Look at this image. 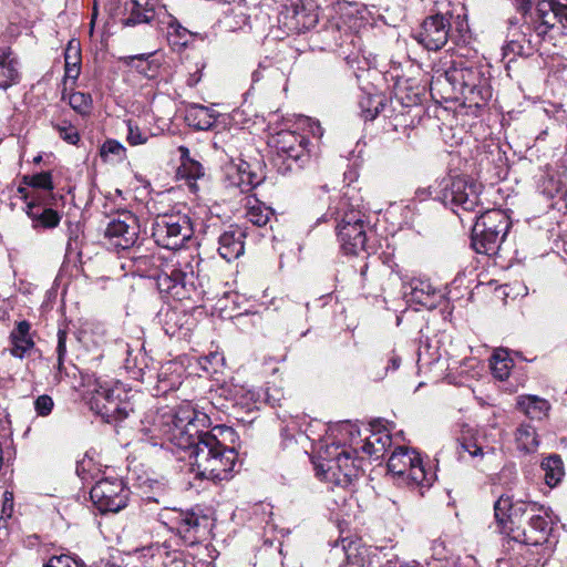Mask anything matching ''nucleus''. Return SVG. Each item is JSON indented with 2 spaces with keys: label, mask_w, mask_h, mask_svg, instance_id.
Segmentation results:
<instances>
[{
  "label": "nucleus",
  "mask_w": 567,
  "mask_h": 567,
  "mask_svg": "<svg viewBox=\"0 0 567 567\" xmlns=\"http://www.w3.org/2000/svg\"><path fill=\"white\" fill-rule=\"evenodd\" d=\"M440 187H429V188H419L416 192H415V195L416 197L420 198V200H424L426 199L427 197H431L433 196V194L435 195V190H439Z\"/></svg>",
  "instance_id": "nucleus-57"
},
{
  "label": "nucleus",
  "mask_w": 567,
  "mask_h": 567,
  "mask_svg": "<svg viewBox=\"0 0 567 567\" xmlns=\"http://www.w3.org/2000/svg\"><path fill=\"white\" fill-rule=\"evenodd\" d=\"M126 65L134 68L146 78H153L155 69L145 55H131L123 59Z\"/></svg>",
  "instance_id": "nucleus-45"
},
{
  "label": "nucleus",
  "mask_w": 567,
  "mask_h": 567,
  "mask_svg": "<svg viewBox=\"0 0 567 567\" xmlns=\"http://www.w3.org/2000/svg\"><path fill=\"white\" fill-rule=\"evenodd\" d=\"M512 367L513 361L508 358V353L505 350L499 349L494 352L491 368L495 378L501 381L506 380L509 377Z\"/></svg>",
  "instance_id": "nucleus-40"
},
{
  "label": "nucleus",
  "mask_w": 567,
  "mask_h": 567,
  "mask_svg": "<svg viewBox=\"0 0 567 567\" xmlns=\"http://www.w3.org/2000/svg\"><path fill=\"white\" fill-rule=\"evenodd\" d=\"M186 120L190 126L199 131L210 130L215 122V112L204 105L194 104L187 110Z\"/></svg>",
  "instance_id": "nucleus-31"
},
{
  "label": "nucleus",
  "mask_w": 567,
  "mask_h": 567,
  "mask_svg": "<svg viewBox=\"0 0 567 567\" xmlns=\"http://www.w3.org/2000/svg\"><path fill=\"white\" fill-rule=\"evenodd\" d=\"M165 377H166V372L165 371H161L158 373V382L159 383H164L165 382Z\"/></svg>",
  "instance_id": "nucleus-62"
},
{
  "label": "nucleus",
  "mask_w": 567,
  "mask_h": 567,
  "mask_svg": "<svg viewBox=\"0 0 567 567\" xmlns=\"http://www.w3.org/2000/svg\"><path fill=\"white\" fill-rule=\"evenodd\" d=\"M54 127L60 137L69 144L75 145L80 141L78 130L71 124H56Z\"/></svg>",
  "instance_id": "nucleus-53"
},
{
  "label": "nucleus",
  "mask_w": 567,
  "mask_h": 567,
  "mask_svg": "<svg viewBox=\"0 0 567 567\" xmlns=\"http://www.w3.org/2000/svg\"><path fill=\"white\" fill-rule=\"evenodd\" d=\"M245 230L237 226L231 225L218 238V252L221 258L227 261L237 259L244 254L245 250Z\"/></svg>",
  "instance_id": "nucleus-22"
},
{
  "label": "nucleus",
  "mask_w": 567,
  "mask_h": 567,
  "mask_svg": "<svg viewBox=\"0 0 567 567\" xmlns=\"http://www.w3.org/2000/svg\"><path fill=\"white\" fill-rule=\"evenodd\" d=\"M279 402V399L272 396L268 390H264L262 394V403H269L270 405H275Z\"/></svg>",
  "instance_id": "nucleus-60"
},
{
  "label": "nucleus",
  "mask_w": 567,
  "mask_h": 567,
  "mask_svg": "<svg viewBox=\"0 0 567 567\" xmlns=\"http://www.w3.org/2000/svg\"><path fill=\"white\" fill-rule=\"evenodd\" d=\"M517 408L530 420L540 421L548 415L550 404L546 399L527 394L517 398Z\"/></svg>",
  "instance_id": "nucleus-26"
},
{
  "label": "nucleus",
  "mask_w": 567,
  "mask_h": 567,
  "mask_svg": "<svg viewBox=\"0 0 567 567\" xmlns=\"http://www.w3.org/2000/svg\"><path fill=\"white\" fill-rule=\"evenodd\" d=\"M346 564L342 567H363L364 555L360 551V545L357 542H347L342 539V548Z\"/></svg>",
  "instance_id": "nucleus-42"
},
{
  "label": "nucleus",
  "mask_w": 567,
  "mask_h": 567,
  "mask_svg": "<svg viewBox=\"0 0 567 567\" xmlns=\"http://www.w3.org/2000/svg\"><path fill=\"white\" fill-rule=\"evenodd\" d=\"M269 145L276 150V165L282 174L302 168L309 161L307 137L293 131L278 132L270 137Z\"/></svg>",
  "instance_id": "nucleus-8"
},
{
  "label": "nucleus",
  "mask_w": 567,
  "mask_h": 567,
  "mask_svg": "<svg viewBox=\"0 0 567 567\" xmlns=\"http://www.w3.org/2000/svg\"><path fill=\"white\" fill-rule=\"evenodd\" d=\"M440 63L442 69L436 70L432 86L444 80L451 85L453 94H460L470 105L475 106H481L492 97L489 72L485 65L462 56Z\"/></svg>",
  "instance_id": "nucleus-4"
},
{
  "label": "nucleus",
  "mask_w": 567,
  "mask_h": 567,
  "mask_svg": "<svg viewBox=\"0 0 567 567\" xmlns=\"http://www.w3.org/2000/svg\"><path fill=\"white\" fill-rule=\"evenodd\" d=\"M451 17L441 13L425 18L415 31L413 38L423 48L430 51L442 49L449 40L451 31Z\"/></svg>",
  "instance_id": "nucleus-17"
},
{
  "label": "nucleus",
  "mask_w": 567,
  "mask_h": 567,
  "mask_svg": "<svg viewBox=\"0 0 567 567\" xmlns=\"http://www.w3.org/2000/svg\"><path fill=\"white\" fill-rule=\"evenodd\" d=\"M193 256L172 254L167 261L159 256L137 254L133 250L131 259L137 271L148 274L151 270H158L157 274H150L156 278L159 292L167 298L175 300L192 299L197 293L196 276L189 260Z\"/></svg>",
  "instance_id": "nucleus-3"
},
{
  "label": "nucleus",
  "mask_w": 567,
  "mask_h": 567,
  "mask_svg": "<svg viewBox=\"0 0 567 567\" xmlns=\"http://www.w3.org/2000/svg\"><path fill=\"white\" fill-rule=\"evenodd\" d=\"M43 567H85V564L78 557L61 554L52 556Z\"/></svg>",
  "instance_id": "nucleus-49"
},
{
  "label": "nucleus",
  "mask_w": 567,
  "mask_h": 567,
  "mask_svg": "<svg viewBox=\"0 0 567 567\" xmlns=\"http://www.w3.org/2000/svg\"><path fill=\"white\" fill-rule=\"evenodd\" d=\"M92 460H83L76 464V473L82 478V481L87 482L90 476L86 473L87 467L91 465Z\"/></svg>",
  "instance_id": "nucleus-55"
},
{
  "label": "nucleus",
  "mask_w": 567,
  "mask_h": 567,
  "mask_svg": "<svg viewBox=\"0 0 567 567\" xmlns=\"http://www.w3.org/2000/svg\"><path fill=\"white\" fill-rule=\"evenodd\" d=\"M289 20V28L300 33L317 24L318 14L313 10L306 8L305 4H295Z\"/></svg>",
  "instance_id": "nucleus-30"
},
{
  "label": "nucleus",
  "mask_w": 567,
  "mask_h": 567,
  "mask_svg": "<svg viewBox=\"0 0 567 567\" xmlns=\"http://www.w3.org/2000/svg\"><path fill=\"white\" fill-rule=\"evenodd\" d=\"M66 331H58V344L55 349L58 362L53 373V381L55 383L62 382L65 378L70 377L72 371L76 370L75 365H71V369L64 365V358L66 354Z\"/></svg>",
  "instance_id": "nucleus-35"
},
{
  "label": "nucleus",
  "mask_w": 567,
  "mask_h": 567,
  "mask_svg": "<svg viewBox=\"0 0 567 567\" xmlns=\"http://www.w3.org/2000/svg\"><path fill=\"white\" fill-rule=\"evenodd\" d=\"M167 29V40L172 47L184 48L188 43L192 32L183 27L179 21L168 14L166 20H163Z\"/></svg>",
  "instance_id": "nucleus-36"
},
{
  "label": "nucleus",
  "mask_w": 567,
  "mask_h": 567,
  "mask_svg": "<svg viewBox=\"0 0 567 567\" xmlns=\"http://www.w3.org/2000/svg\"><path fill=\"white\" fill-rule=\"evenodd\" d=\"M179 173L187 179H198L204 176V167L197 161L184 158L179 167Z\"/></svg>",
  "instance_id": "nucleus-50"
},
{
  "label": "nucleus",
  "mask_w": 567,
  "mask_h": 567,
  "mask_svg": "<svg viewBox=\"0 0 567 567\" xmlns=\"http://www.w3.org/2000/svg\"><path fill=\"white\" fill-rule=\"evenodd\" d=\"M385 105L384 96L380 94H368L361 97L360 107L364 120L372 121L383 110Z\"/></svg>",
  "instance_id": "nucleus-39"
},
{
  "label": "nucleus",
  "mask_w": 567,
  "mask_h": 567,
  "mask_svg": "<svg viewBox=\"0 0 567 567\" xmlns=\"http://www.w3.org/2000/svg\"><path fill=\"white\" fill-rule=\"evenodd\" d=\"M179 151H181L183 157L188 154V150L186 147L182 146V147H179Z\"/></svg>",
  "instance_id": "nucleus-64"
},
{
  "label": "nucleus",
  "mask_w": 567,
  "mask_h": 567,
  "mask_svg": "<svg viewBox=\"0 0 567 567\" xmlns=\"http://www.w3.org/2000/svg\"><path fill=\"white\" fill-rule=\"evenodd\" d=\"M409 302L420 305L424 308H435L441 298L437 291L427 280L412 279L409 284V291L404 292Z\"/></svg>",
  "instance_id": "nucleus-23"
},
{
  "label": "nucleus",
  "mask_w": 567,
  "mask_h": 567,
  "mask_svg": "<svg viewBox=\"0 0 567 567\" xmlns=\"http://www.w3.org/2000/svg\"><path fill=\"white\" fill-rule=\"evenodd\" d=\"M302 419L291 416L281 427L285 443L295 440L303 444L311 442L313 453L320 460L316 464L317 475L338 486H347L357 475V451L351 447L355 427L350 422H340L331 426L319 422L307 423L303 429Z\"/></svg>",
  "instance_id": "nucleus-2"
},
{
  "label": "nucleus",
  "mask_w": 567,
  "mask_h": 567,
  "mask_svg": "<svg viewBox=\"0 0 567 567\" xmlns=\"http://www.w3.org/2000/svg\"><path fill=\"white\" fill-rule=\"evenodd\" d=\"M163 316V329L167 336L174 337L183 327V316L175 309H168Z\"/></svg>",
  "instance_id": "nucleus-44"
},
{
  "label": "nucleus",
  "mask_w": 567,
  "mask_h": 567,
  "mask_svg": "<svg viewBox=\"0 0 567 567\" xmlns=\"http://www.w3.org/2000/svg\"><path fill=\"white\" fill-rule=\"evenodd\" d=\"M367 271H368V265H367V264H364V265L362 266L361 270H360L361 276H362V277H365Z\"/></svg>",
  "instance_id": "nucleus-63"
},
{
  "label": "nucleus",
  "mask_w": 567,
  "mask_h": 567,
  "mask_svg": "<svg viewBox=\"0 0 567 567\" xmlns=\"http://www.w3.org/2000/svg\"><path fill=\"white\" fill-rule=\"evenodd\" d=\"M24 182L33 188L47 192L53 189L52 175L50 172H41L31 176H24Z\"/></svg>",
  "instance_id": "nucleus-47"
},
{
  "label": "nucleus",
  "mask_w": 567,
  "mask_h": 567,
  "mask_svg": "<svg viewBox=\"0 0 567 567\" xmlns=\"http://www.w3.org/2000/svg\"><path fill=\"white\" fill-rule=\"evenodd\" d=\"M516 442L519 450L530 453L538 446L536 430L530 424H522L516 430Z\"/></svg>",
  "instance_id": "nucleus-38"
},
{
  "label": "nucleus",
  "mask_w": 567,
  "mask_h": 567,
  "mask_svg": "<svg viewBox=\"0 0 567 567\" xmlns=\"http://www.w3.org/2000/svg\"><path fill=\"white\" fill-rule=\"evenodd\" d=\"M509 229V218L501 209L486 210L476 217L472 246L478 254H495Z\"/></svg>",
  "instance_id": "nucleus-7"
},
{
  "label": "nucleus",
  "mask_w": 567,
  "mask_h": 567,
  "mask_svg": "<svg viewBox=\"0 0 567 567\" xmlns=\"http://www.w3.org/2000/svg\"><path fill=\"white\" fill-rule=\"evenodd\" d=\"M91 409L107 423H120L133 412L122 384L101 383L91 399Z\"/></svg>",
  "instance_id": "nucleus-9"
},
{
  "label": "nucleus",
  "mask_w": 567,
  "mask_h": 567,
  "mask_svg": "<svg viewBox=\"0 0 567 567\" xmlns=\"http://www.w3.org/2000/svg\"><path fill=\"white\" fill-rule=\"evenodd\" d=\"M544 472V481L547 486L556 487L565 476L564 463L559 455L551 454L545 457L540 463Z\"/></svg>",
  "instance_id": "nucleus-33"
},
{
  "label": "nucleus",
  "mask_w": 567,
  "mask_h": 567,
  "mask_svg": "<svg viewBox=\"0 0 567 567\" xmlns=\"http://www.w3.org/2000/svg\"><path fill=\"white\" fill-rule=\"evenodd\" d=\"M249 19L245 3L236 2L225 11L224 23L229 30L240 29Z\"/></svg>",
  "instance_id": "nucleus-37"
},
{
  "label": "nucleus",
  "mask_w": 567,
  "mask_h": 567,
  "mask_svg": "<svg viewBox=\"0 0 567 567\" xmlns=\"http://www.w3.org/2000/svg\"><path fill=\"white\" fill-rule=\"evenodd\" d=\"M81 44L80 41L72 39L69 41L64 52V82L71 80L73 83L81 73Z\"/></svg>",
  "instance_id": "nucleus-27"
},
{
  "label": "nucleus",
  "mask_w": 567,
  "mask_h": 567,
  "mask_svg": "<svg viewBox=\"0 0 567 567\" xmlns=\"http://www.w3.org/2000/svg\"><path fill=\"white\" fill-rule=\"evenodd\" d=\"M388 468L402 483L413 488H420L421 495H423V489L429 488L435 478L432 471L425 470L420 454L415 450L404 446H399L392 452L388 460Z\"/></svg>",
  "instance_id": "nucleus-6"
},
{
  "label": "nucleus",
  "mask_w": 567,
  "mask_h": 567,
  "mask_svg": "<svg viewBox=\"0 0 567 567\" xmlns=\"http://www.w3.org/2000/svg\"><path fill=\"white\" fill-rule=\"evenodd\" d=\"M20 79L19 64L10 48H0V89L7 90Z\"/></svg>",
  "instance_id": "nucleus-25"
},
{
  "label": "nucleus",
  "mask_w": 567,
  "mask_h": 567,
  "mask_svg": "<svg viewBox=\"0 0 567 567\" xmlns=\"http://www.w3.org/2000/svg\"><path fill=\"white\" fill-rule=\"evenodd\" d=\"M158 520L188 546L205 540L209 534V518L194 509L165 506L158 513Z\"/></svg>",
  "instance_id": "nucleus-5"
},
{
  "label": "nucleus",
  "mask_w": 567,
  "mask_h": 567,
  "mask_svg": "<svg viewBox=\"0 0 567 567\" xmlns=\"http://www.w3.org/2000/svg\"><path fill=\"white\" fill-rule=\"evenodd\" d=\"M30 323L28 321H20L11 332L12 348L10 352L13 357L23 358L24 354L34 346L30 336Z\"/></svg>",
  "instance_id": "nucleus-29"
},
{
  "label": "nucleus",
  "mask_w": 567,
  "mask_h": 567,
  "mask_svg": "<svg viewBox=\"0 0 567 567\" xmlns=\"http://www.w3.org/2000/svg\"><path fill=\"white\" fill-rule=\"evenodd\" d=\"M126 10L130 12V14L124 21L125 25H136L140 23H147L153 18V10L133 8L132 3L127 4Z\"/></svg>",
  "instance_id": "nucleus-48"
},
{
  "label": "nucleus",
  "mask_w": 567,
  "mask_h": 567,
  "mask_svg": "<svg viewBox=\"0 0 567 567\" xmlns=\"http://www.w3.org/2000/svg\"><path fill=\"white\" fill-rule=\"evenodd\" d=\"M210 417L186 404L176 411L158 413L150 427H144L152 445L189 453L196 477L213 482L227 481L235 470L238 453L234 446L236 433L230 426L216 425L209 431Z\"/></svg>",
  "instance_id": "nucleus-1"
},
{
  "label": "nucleus",
  "mask_w": 567,
  "mask_h": 567,
  "mask_svg": "<svg viewBox=\"0 0 567 567\" xmlns=\"http://www.w3.org/2000/svg\"><path fill=\"white\" fill-rule=\"evenodd\" d=\"M264 181V176L252 168V165L240 159L238 164H230L226 171V186L238 188L240 193H248Z\"/></svg>",
  "instance_id": "nucleus-18"
},
{
  "label": "nucleus",
  "mask_w": 567,
  "mask_h": 567,
  "mask_svg": "<svg viewBox=\"0 0 567 567\" xmlns=\"http://www.w3.org/2000/svg\"><path fill=\"white\" fill-rule=\"evenodd\" d=\"M548 22L540 23L538 17H530L519 28L509 30V40L503 48L504 56H530L536 52L545 40ZM514 58H509L513 61Z\"/></svg>",
  "instance_id": "nucleus-11"
},
{
  "label": "nucleus",
  "mask_w": 567,
  "mask_h": 567,
  "mask_svg": "<svg viewBox=\"0 0 567 567\" xmlns=\"http://www.w3.org/2000/svg\"><path fill=\"white\" fill-rule=\"evenodd\" d=\"M400 364V357L396 354H392L391 358L389 359V365L386 367V370L395 371L396 369H399Z\"/></svg>",
  "instance_id": "nucleus-59"
},
{
  "label": "nucleus",
  "mask_w": 567,
  "mask_h": 567,
  "mask_svg": "<svg viewBox=\"0 0 567 567\" xmlns=\"http://www.w3.org/2000/svg\"><path fill=\"white\" fill-rule=\"evenodd\" d=\"M62 100L68 101L69 105L82 116L89 115L93 107V100L89 93L73 92L68 96L63 93Z\"/></svg>",
  "instance_id": "nucleus-41"
},
{
  "label": "nucleus",
  "mask_w": 567,
  "mask_h": 567,
  "mask_svg": "<svg viewBox=\"0 0 567 567\" xmlns=\"http://www.w3.org/2000/svg\"><path fill=\"white\" fill-rule=\"evenodd\" d=\"M221 395L233 401L235 408L245 410L251 413L259 410L262 404V389L246 388L244 385H233L230 388H221Z\"/></svg>",
  "instance_id": "nucleus-19"
},
{
  "label": "nucleus",
  "mask_w": 567,
  "mask_h": 567,
  "mask_svg": "<svg viewBox=\"0 0 567 567\" xmlns=\"http://www.w3.org/2000/svg\"><path fill=\"white\" fill-rule=\"evenodd\" d=\"M489 451H492V449H489ZM487 453L488 450L485 451V447L478 443V440L473 435L463 434L457 439V454L460 460H467L466 456H468L472 461H481Z\"/></svg>",
  "instance_id": "nucleus-34"
},
{
  "label": "nucleus",
  "mask_w": 567,
  "mask_h": 567,
  "mask_svg": "<svg viewBox=\"0 0 567 567\" xmlns=\"http://www.w3.org/2000/svg\"><path fill=\"white\" fill-rule=\"evenodd\" d=\"M539 509L542 505L536 502L513 501L511 496L502 495L494 504V516L499 532L512 539L514 532L511 529H519L523 520H527L532 513Z\"/></svg>",
  "instance_id": "nucleus-13"
},
{
  "label": "nucleus",
  "mask_w": 567,
  "mask_h": 567,
  "mask_svg": "<svg viewBox=\"0 0 567 567\" xmlns=\"http://www.w3.org/2000/svg\"><path fill=\"white\" fill-rule=\"evenodd\" d=\"M142 502L147 505L150 503L165 504L168 501L171 488L167 482L159 480H146L141 485Z\"/></svg>",
  "instance_id": "nucleus-28"
},
{
  "label": "nucleus",
  "mask_w": 567,
  "mask_h": 567,
  "mask_svg": "<svg viewBox=\"0 0 567 567\" xmlns=\"http://www.w3.org/2000/svg\"><path fill=\"white\" fill-rule=\"evenodd\" d=\"M516 10L523 14H526L532 9V0H512Z\"/></svg>",
  "instance_id": "nucleus-56"
},
{
  "label": "nucleus",
  "mask_w": 567,
  "mask_h": 567,
  "mask_svg": "<svg viewBox=\"0 0 567 567\" xmlns=\"http://www.w3.org/2000/svg\"><path fill=\"white\" fill-rule=\"evenodd\" d=\"M150 134L142 131L132 121L127 122V136L126 140L132 146L145 144L148 141Z\"/></svg>",
  "instance_id": "nucleus-51"
},
{
  "label": "nucleus",
  "mask_w": 567,
  "mask_h": 567,
  "mask_svg": "<svg viewBox=\"0 0 567 567\" xmlns=\"http://www.w3.org/2000/svg\"><path fill=\"white\" fill-rule=\"evenodd\" d=\"M130 489L117 477H102L91 487L90 498L101 513H117L127 506Z\"/></svg>",
  "instance_id": "nucleus-14"
},
{
  "label": "nucleus",
  "mask_w": 567,
  "mask_h": 567,
  "mask_svg": "<svg viewBox=\"0 0 567 567\" xmlns=\"http://www.w3.org/2000/svg\"><path fill=\"white\" fill-rule=\"evenodd\" d=\"M272 209L261 204L250 206L246 212L247 219L258 227L266 226L272 216Z\"/></svg>",
  "instance_id": "nucleus-43"
},
{
  "label": "nucleus",
  "mask_w": 567,
  "mask_h": 567,
  "mask_svg": "<svg viewBox=\"0 0 567 567\" xmlns=\"http://www.w3.org/2000/svg\"><path fill=\"white\" fill-rule=\"evenodd\" d=\"M440 189L435 190V199H439L445 206L462 208L465 212H473L480 203L482 185L475 181L456 176L444 178L439 184Z\"/></svg>",
  "instance_id": "nucleus-10"
},
{
  "label": "nucleus",
  "mask_w": 567,
  "mask_h": 567,
  "mask_svg": "<svg viewBox=\"0 0 567 567\" xmlns=\"http://www.w3.org/2000/svg\"><path fill=\"white\" fill-rule=\"evenodd\" d=\"M540 23L548 22L547 32L559 24L567 32V0H542L536 6Z\"/></svg>",
  "instance_id": "nucleus-21"
},
{
  "label": "nucleus",
  "mask_w": 567,
  "mask_h": 567,
  "mask_svg": "<svg viewBox=\"0 0 567 567\" xmlns=\"http://www.w3.org/2000/svg\"><path fill=\"white\" fill-rule=\"evenodd\" d=\"M391 444L392 436L388 431H377L365 439L362 450L364 453L379 460L384 456Z\"/></svg>",
  "instance_id": "nucleus-32"
},
{
  "label": "nucleus",
  "mask_w": 567,
  "mask_h": 567,
  "mask_svg": "<svg viewBox=\"0 0 567 567\" xmlns=\"http://www.w3.org/2000/svg\"><path fill=\"white\" fill-rule=\"evenodd\" d=\"M138 235V218L127 210L114 216L105 229V238L116 249L125 250L132 248L136 244Z\"/></svg>",
  "instance_id": "nucleus-16"
},
{
  "label": "nucleus",
  "mask_w": 567,
  "mask_h": 567,
  "mask_svg": "<svg viewBox=\"0 0 567 567\" xmlns=\"http://www.w3.org/2000/svg\"><path fill=\"white\" fill-rule=\"evenodd\" d=\"M367 225L339 228L338 238L341 249L347 255H359L367 250Z\"/></svg>",
  "instance_id": "nucleus-24"
},
{
  "label": "nucleus",
  "mask_w": 567,
  "mask_h": 567,
  "mask_svg": "<svg viewBox=\"0 0 567 567\" xmlns=\"http://www.w3.org/2000/svg\"><path fill=\"white\" fill-rule=\"evenodd\" d=\"M54 408L53 399L48 394L39 395L34 401V410L39 416H48Z\"/></svg>",
  "instance_id": "nucleus-54"
},
{
  "label": "nucleus",
  "mask_w": 567,
  "mask_h": 567,
  "mask_svg": "<svg viewBox=\"0 0 567 567\" xmlns=\"http://www.w3.org/2000/svg\"><path fill=\"white\" fill-rule=\"evenodd\" d=\"M125 147L115 140H107L103 143L101 148V155L103 157H107L109 155H114L117 159H123L125 157Z\"/></svg>",
  "instance_id": "nucleus-52"
},
{
  "label": "nucleus",
  "mask_w": 567,
  "mask_h": 567,
  "mask_svg": "<svg viewBox=\"0 0 567 567\" xmlns=\"http://www.w3.org/2000/svg\"><path fill=\"white\" fill-rule=\"evenodd\" d=\"M363 218H364V215L360 210H357V209L346 210L342 215H340L338 213L336 216V220H338L337 231H339V228L365 225Z\"/></svg>",
  "instance_id": "nucleus-46"
},
{
  "label": "nucleus",
  "mask_w": 567,
  "mask_h": 567,
  "mask_svg": "<svg viewBox=\"0 0 567 567\" xmlns=\"http://www.w3.org/2000/svg\"><path fill=\"white\" fill-rule=\"evenodd\" d=\"M193 236L190 219L186 215H159L152 224L154 241L168 250H176Z\"/></svg>",
  "instance_id": "nucleus-12"
},
{
  "label": "nucleus",
  "mask_w": 567,
  "mask_h": 567,
  "mask_svg": "<svg viewBox=\"0 0 567 567\" xmlns=\"http://www.w3.org/2000/svg\"><path fill=\"white\" fill-rule=\"evenodd\" d=\"M130 3H132L133 8L153 10L151 0H131Z\"/></svg>",
  "instance_id": "nucleus-58"
},
{
  "label": "nucleus",
  "mask_w": 567,
  "mask_h": 567,
  "mask_svg": "<svg viewBox=\"0 0 567 567\" xmlns=\"http://www.w3.org/2000/svg\"><path fill=\"white\" fill-rule=\"evenodd\" d=\"M551 511L542 505V509L532 513L519 529H511L513 533L512 540L527 545L539 546L548 543L553 530Z\"/></svg>",
  "instance_id": "nucleus-15"
},
{
  "label": "nucleus",
  "mask_w": 567,
  "mask_h": 567,
  "mask_svg": "<svg viewBox=\"0 0 567 567\" xmlns=\"http://www.w3.org/2000/svg\"><path fill=\"white\" fill-rule=\"evenodd\" d=\"M27 215L32 220L34 229H51L55 228L61 220V215L49 204L44 203L40 196L33 197L27 204Z\"/></svg>",
  "instance_id": "nucleus-20"
},
{
  "label": "nucleus",
  "mask_w": 567,
  "mask_h": 567,
  "mask_svg": "<svg viewBox=\"0 0 567 567\" xmlns=\"http://www.w3.org/2000/svg\"><path fill=\"white\" fill-rule=\"evenodd\" d=\"M310 130H311V133L313 136L320 138L323 134V130L322 127L320 126V124L318 122H313L311 125H310Z\"/></svg>",
  "instance_id": "nucleus-61"
}]
</instances>
